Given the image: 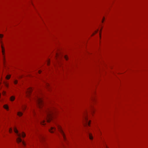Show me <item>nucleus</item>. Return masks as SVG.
I'll use <instances>...</instances> for the list:
<instances>
[{"mask_svg":"<svg viewBox=\"0 0 148 148\" xmlns=\"http://www.w3.org/2000/svg\"><path fill=\"white\" fill-rule=\"evenodd\" d=\"M54 109L44 107L42 109V111L45 113V118L47 122H49L52 119V114H53V111Z\"/></svg>","mask_w":148,"mask_h":148,"instance_id":"f257e3e1","label":"nucleus"},{"mask_svg":"<svg viewBox=\"0 0 148 148\" xmlns=\"http://www.w3.org/2000/svg\"><path fill=\"white\" fill-rule=\"evenodd\" d=\"M15 133L16 134V135L17 137L16 139V141L18 143L22 142V143L23 145L25 147L26 146V143L25 142L23 141L21 138V137H22L23 138H24L26 134L24 132H22L21 133H19L18 132V130H14Z\"/></svg>","mask_w":148,"mask_h":148,"instance_id":"f03ea898","label":"nucleus"},{"mask_svg":"<svg viewBox=\"0 0 148 148\" xmlns=\"http://www.w3.org/2000/svg\"><path fill=\"white\" fill-rule=\"evenodd\" d=\"M82 122L83 125L85 126H88L90 125V121L88 120L86 113L83 116Z\"/></svg>","mask_w":148,"mask_h":148,"instance_id":"7ed1b4c3","label":"nucleus"},{"mask_svg":"<svg viewBox=\"0 0 148 148\" xmlns=\"http://www.w3.org/2000/svg\"><path fill=\"white\" fill-rule=\"evenodd\" d=\"M36 101L39 108H42L44 107V103L42 100L41 98L37 97L36 99Z\"/></svg>","mask_w":148,"mask_h":148,"instance_id":"20e7f679","label":"nucleus"},{"mask_svg":"<svg viewBox=\"0 0 148 148\" xmlns=\"http://www.w3.org/2000/svg\"><path fill=\"white\" fill-rule=\"evenodd\" d=\"M32 90V89L31 88H29L26 90V93L27 96H29Z\"/></svg>","mask_w":148,"mask_h":148,"instance_id":"39448f33","label":"nucleus"},{"mask_svg":"<svg viewBox=\"0 0 148 148\" xmlns=\"http://www.w3.org/2000/svg\"><path fill=\"white\" fill-rule=\"evenodd\" d=\"M60 132L62 135V136L64 140H66V138L64 133L63 131V130H60Z\"/></svg>","mask_w":148,"mask_h":148,"instance_id":"423d86ee","label":"nucleus"},{"mask_svg":"<svg viewBox=\"0 0 148 148\" xmlns=\"http://www.w3.org/2000/svg\"><path fill=\"white\" fill-rule=\"evenodd\" d=\"M89 139L90 140H92L93 139V136L92 135V134L91 133H89Z\"/></svg>","mask_w":148,"mask_h":148,"instance_id":"0eeeda50","label":"nucleus"},{"mask_svg":"<svg viewBox=\"0 0 148 148\" xmlns=\"http://www.w3.org/2000/svg\"><path fill=\"white\" fill-rule=\"evenodd\" d=\"M3 108L7 110H9V107L7 105H4L3 106Z\"/></svg>","mask_w":148,"mask_h":148,"instance_id":"6e6552de","label":"nucleus"},{"mask_svg":"<svg viewBox=\"0 0 148 148\" xmlns=\"http://www.w3.org/2000/svg\"><path fill=\"white\" fill-rule=\"evenodd\" d=\"M17 115L19 116H21L23 115V113L21 112H17Z\"/></svg>","mask_w":148,"mask_h":148,"instance_id":"1a4fd4ad","label":"nucleus"},{"mask_svg":"<svg viewBox=\"0 0 148 148\" xmlns=\"http://www.w3.org/2000/svg\"><path fill=\"white\" fill-rule=\"evenodd\" d=\"M15 99V97L14 96H12L10 98V100L11 101H13Z\"/></svg>","mask_w":148,"mask_h":148,"instance_id":"9d476101","label":"nucleus"},{"mask_svg":"<svg viewBox=\"0 0 148 148\" xmlns=\"http://www.w3.org/2000/svg\"><path fill=\"white\" fill-rule=\"evenodd\" d=\"M1 48L2 50V52L3 55H4V50L3 48V47L2 45H1Z\"/></svg>","mask_w":148,"mask_h":148,"instance_id":"9b49d317","label":"nucleus"},{"mask_svg":"<svg viewBox=\"0 0 148 148\" xmlns=\"http://www.w3.org/2000/svg\"><path fill=\"white\" fill-rule=\"evenodd\" d=\"M41 124L42 125H45V120H43L41 122Z\"/></svg>","mask_w":148,"mask_h":148,"instance_id":"f8f14e48","label":"nucleus"},{"mask_svg":"<svg viewBox=\"0 0 148 148\" xmlns=\"http://www.w3.org/2000/svg\"><path fill=\"white\" fill-rule=\"evenodd\" d=\"M26 107V106L25 105H23L22 106V107L23 110H24L25 109Z\"/></svg>","mask_w":148,"mask_h":148,"instance_id":"ddd939ff","label":"nucleus"},{"mask_svg":"<svg viewBox=\"0 0 148 148\" xmlns=\"http://www.w3.org/2000/svg\"><path fill=\"white\" fill-rule=\"evenodd\" d=\"M10 77V75H7L6 77V78L7 79H9Z\"/></svg>","mask_w":148,"mask_h":148,"instance_id":"4468645a","label":"nucleus"},{"mask_svg":"<svg viewBox=\"0 0 148 148\" xmlns=\"http://www.w3.org/2000/svg\"><path fill=\"white\" fill-rule=\"evenodd\" d=\"M64 58L66 60H68V57H67V56H64Z\"/></svg>","mask_w":148,"mask_h":148,"instance_id":"2eb2a0df","label":"nucleus"},{"mask_svg":"<svg viewBox=\"0 0 148 148\" xmlns=\"http://www.w3.org/2000/svg\"><path fill=\"white\" fill-rule=\"evenodd\" d=\"M18 82L16 80H15L14 81V83L15 84H16Z\"/></svg>","mask_w":148,"mask_h":148,"instance_id":"dca6fc26","label":"nucleus"},{"mask_svg":"<svg viewBox=\"0 0 148 148\" xmlns=\"http://www.w3.org/2000/svg\"><path fill=\"white\" fill-rule=\"evenodd\" d=\"M3 37V35L2 34H0V38H2Z\"/></svg>","mask_w":148,"mask_h":148,"instance_id":"f3484780","label":"nucleus"},{"mask_svg":"<svg viewBox=\"0 0 148 148\" xmlns=\"http://www.w3.org/2000/svg\"><path fill=\"white\" fill-rule=\"evenodd\" d=\"M49 130V132L51 133H53L54 132L53 130Z\"/></svg>","mask_w":148,"mask_h":148,"instance_id":"a211bd4d","label":"nucleus"},{"mask_svg":"<svg viewBox=\"0 0 148 148\" xmlns=\"http://www.w3.org/2000/svg\"><path fill=\"white\" fill-rule=\"evenodd\" d=\"M5 86L7 87H8V84L7 83H5Z\"/></svg>","mask_w":148,"mask_h":148,"instance_id":"6ab92c4d","label":"nucleus"},{"mask_svg":"<svg viewBox=\"0 0 148 148\" xmlns=\"http://www.w3.org/2000/svg\"><path fill=\"white\" fill-rule=\"evenodd\" d=\"M49 62H50V61L49 60H48L47 62V64L48 65H49Z\"/></svg>","mask_w":148,"mask_h":148,"instance_id":"aec40b11","label":"nucleus"},{"mask_svg":"<svg viewBox=\"0 0 148 148\" xmlns=\"http://www.w3.org/2000/svg\"><path fill=\"white\" fill-rule=\"evenodd\" d=\"M9 132L10 133H11L12 130H9Z\"/></svg>","mask_w":148,"mask_h":148,"instance_id":"412c9836","label":"nucleus"},{"mask_svg":"<svg viewBox=\"0 0 148 148\" xmlns=\"http://www.w3.org/2000/svg\"><path fill=\"white\" fill-rule=\"evenodd\" d=\"M38 72L39 73H41V71L39 70L38 71Z\"/></svg>","mask_w":148,"mask_h":148,"instance_id":"4be33fe9","label":"nucleus"},{"mask_svg":"<svg viewBox=\"0 0 148 148\" xmlns=\"http://www.w3.org/2000/svg\"><path fill=\"white\" fill-rule=\"evenodd\" d=\"M94 109H93L92 110V112H94Z\"/></svg>","mask_w":148,"mask_h":148,"instance_id":"5701e85b","label":"nucleus"},{"mask_svg":"<svg viewBox=\"0 0 148 148\" xmlns=\"http://www.w3.org/2000/svg\"><path fill=\"white\" fill-rule=\"evenodd\" d=\"M104 18H103V20L102 21V22H103V21H104Z\"/></svg>","mask_w":148,"mask_h":148,"instance_id":"b1692460","label":"nucleus"},{"mask_svg":"<svg viewBox=\"0 0 148 148\" xmlns=\"http://www.w3.org/2000/svg\"><path fill=\"white\" fill-rule=\"evenodd\" d=\"M57 56H59L60 57V56L58 54H56Z\"/></svg>","mask_w":148,"mask_h":148,"instance_id":"393cba45","label":"nucleus"},{"mask_svg":"<svg viewBox=\"0 0 148 148\" xmlns=\"http://www.w3.org/2000/svg\"><path fill=\"white\" fill-rule=\"evenodd\" d=\"M53 128H52L51 130H53Z\"/></svg>","mask_w":148,"mask_h":148,"instance_id":"a878e982","label":"nucleus"},{"mask_svg":"<svg viewBox=\"0 0 148 148\" xmlns=\"http://www.w3.org/2000/svg\"><path fill=\"white\" fill-rule=\"evenodd\" d=\"M10 130H12L11 129H10Z\"/></svg>","mask_w":148,"mask_h":148,"instance_id":"bb28decb","label":"nucleus"},{"mask_svg":"<svg viewBox=\"0 0 148 148\" xmlns=\"http://www.w3.org/2000/svg\"><path fill=\"white\" fill-rule=\"evenodd\" d=\"M33 113H34V112H33Z\"/></svg>","mask_w":148,"mask_h":148,"instance_id":"cd10ccee","label":"nucleus"}]
</instances>
